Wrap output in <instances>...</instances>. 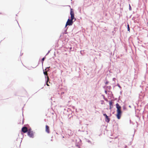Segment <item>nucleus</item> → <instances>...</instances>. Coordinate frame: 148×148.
Instances as JSON below:
<instances>
[{
  "instance_id": "f257e3e1",
  "label": "nucleus",
  "mask_w": 148,
  "mask_h": 148,
  "mask_svg": "<svg viewBox=\"0 0 148 148\" xmlns=\"http://www.w3.org/2000/svg\"><path fill=\"white\" fill-rule=\"evenodd\" d=\"M70 15L71 16V19H69L68 20L66 24V27L68 25H72L73 23V20L74 18L75 19V20H76V18H74V12L72 8H71Z\"/></svg>"
},
{
  "instance_id": "f03ea898",
  "label": "nucleus",
  "mask_w": 148,
  "mask_h": 148,
  "mask_svg": "<svg viewBox=\"0 0 148 148\" xmlns=\"http://www.w3.org/2000/svg\"><path fill=\"white\" fill-rule=\"evenodd\" d=\"M116 105L117 108L116 116L117 118L119 119L121 118L122 113L121 111V107L118 103H116Z\"/></svg>"
},
{
  "instance_id": "7ed1b4c3",
  "label": "nucleus",
  "mask_w": 148,
  "mask_h": 148,
  "mask_svg": "<svg viewBox=\"0 0 148 148\" xmlns=\"http://www.w3.org/2000/svg\"><path fill=\"white\" fill-rule=\"evenodd\" d=\"M27 134L31 138H33L34 137V133L31 129L28 130L27 132Z\"/></svg>"
},
{
  "instance_id": "20e7f679",
  "label": "nucleus",
  "mask_w": 148,
  "mask_h": 148,
  "mask_svg": "<svg viewBox=\"0 0 148 148\" xmlns=\"http://www.w3.org/2000/svg\"><path fill=\"white\" fill-rule=\"evenodd\" d=\"M27 128L26 127H24L22 129V131L24 133H25L28 131Z\"/></svg>"
},
{
  "instance_id": "39448f33",
  "label": "nucleus",
  "mask_w": 148,
  "mask_h": 148,
  "mask_svg": "<svg viewBox=\"0 0 148 148\" xmlns=\"http://www.w3.org/2000/svg\"><path fill=\"white\" fill-rule=\"evenodd\" d=\"M45 131L48 133H49L50 132L49 127L47 125H46L45 126Z\"/></svg>"
},
{
  "instance_id": "423d86ee",
  "label": "nucleus",
  "mask_w": 148,
  "mask_h": 148,
  "mask_svg": "<svg viewBox=\"0 0 148 148\" xmlns=\"http://www.w3.org/2000/svg\"><path fill=\"white\" fill-rule=\"evenodd\" d=\"M110 109L111 110L113 108L112 102V101H110L109 102Z\"/></svg>"
},
{
  "instance_id": "0eeeda50",
  "label": "nucleus",
  "mask_w": 148,
  "mask_h": 148,
  "mask_svg": "<svg viewBox=\"0 0 148 148\" xmlns=\"http://www.w3.org/2000/svg\"><path fill=\"white\" fill-rule=\"evenodd\" d=\"M110 121V119L107 116L106 117L105 121L107 123H108Z\"/></svg>"
},
{
  "instance_id": "6e6552de",
  "label": "nucleus",
  "mask_w": 148,
  "mask_h": 148,
  "mask_svg": "<svg viewBox=\"0 0 148 148\" xmlns=\"http://www.w3.org/2000/svg\"><path fill=\"white\" fill-rule=\"evenodd\" d=\"M127 30L128 31H130V27H129V25L128 24L127 25Z\"/></svg>"
},
{
  "instance_id": "1a4fd4ad",
  "label": "nucleus",
  "mask_w": 148,
  "mask_h": 148,
  "mask_svg": "<svg viewBox=\"0 0 148 148\" xmlns=\"http://www.w3.org/2000/svg\"><path fill=\"white\" fill-rule=\"evenodd\" d=\"M44 73L45 75H47V71L44 72Z\"/></svg>"
},
{
  "instance_id": "9d476101",
  "label": "nucleus",
  "mask_w": 148,
  "mask_h": 148,
  "mask_svg": "<svg viewBox=\"0 0 148 148\" xmlns=\"http://www.w3.org/2000/svg\"><path fill=\"white\" fill-rule=\"evenodd\" d=\"M45 59V57L43 58L42 59V64H43V61Z\"/></svg>"
},
{
  "instance_id": "9b49d317",
  "label": "nucleus",
  "mask_w": 148,
  "mask_h": 148,
  "mask_svg": "<svg viewBox=\"0 0 148 148\" xmlns=\"http://www.w3.org/2000/svg\"><path fill=\"white\" fill-rule=\"evenodd\" d=\"M129 9L130 10H132L130 4H129Z\"/></svg>"
},
{
  "instance_id": "f8f14e48",
  "label": "nucleus",
  "mask_w": 148,
  "mask_h": 148,
  "mask_svg": "<svg viewBox=\"0 0 148 148\" xmlns=\"http://www.w3.org/2000/svg\"><path fill=\"white\" fill-rule=\"evenodd\" d=\"M103 116H105V117L106 116H107V115L106 114H103Z\"/></svg>"
},
{
  "instance_id": "ddd939ff",
  "label": "nucleus",
  "mask_w": 148,
  "mask_h": 148,
  "mask_svg": "<svg viewBox=\"0 0 148 148\" xmlns=\"http://www.w3.org/2000/svg\"><path fill=\"white\" fill-rule=\"evenodd\" d=\"M47 82L49 80V77L48 76H47Z\"/></svg>"
},
{
  "instance_id": "4468645a",
  "label": "nucleus",
  "mask_w": 148,
  "mask_h": 148,
  "mask_svg": "<svg viewBox=\"0 0 148 148\" xmlns=\"http://www.w3.org/2000/svg\"><path fill=\"white\" fill-rule=\"evenodd\" d=\"M108 83V82H106L105 84H107Z\"/></svg>"
},
{
  "instance_id": "2eb2a0df",
  "label": "nucleus",
  "mask_w": 148,
  "mask_h": 148,
  "mask_svg": "<svg viewBox=\"0 0 148 148\" xmlns=\"http://www.w3.org/2000/svg\"><path fill=\"white\" fill-rule=\"evenodd\" d=\"M47 86H49V85L47 83Z\"/></svg>"
},
{
  "instance_id": "dca6fc26",
  "label": "nucleus",
  "mask_w": 148,
  "mask_h": 148,
  "mask_svg": "<svg viewBox=\"0 0 148 148\" xmlns=\"http://www.w3.org/2000/svg\"><path fill=\"white\" fill-rule=\"evenodd\" d=\"M123 108L124 109H125V107H123Z\"/></svg>"
}]
</instances>
